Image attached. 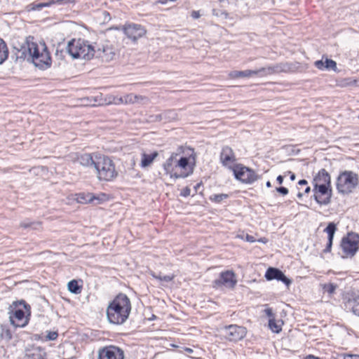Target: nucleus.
I'll use <instances>...</instances> for the list:
<instances>
[{
    "label": "nucleus",
    "mask_w": 359,
    "mask_h": 359,
    "mask_svg": "<svg viewBox=\"0 0 359 359\" xmlns=\"http://www.w3.org/2000/svg\"><path fill=\"white\" fill-rule=\"evenodd\" d=\"M131 311L129 298L124 294H118L107 309V316L111 323L120 325L128 318Z\"/></svg>",
    "instance_id": "f257e3e1"
},
{
    "label": "nucleus",
    "mask_w": 359,
    "mask_h": 359,
    "mask_svg": "<svg viewBox=\"0 0 359 359\" xmlns=\"http://www.w3.org/2000/svg\"><path fill=\"white\" fill-rule=\"evenodd\" d=\"M27 49L32 62L40 69H46L51 65V57L43 41L28 43Z\"/></svg>",
    "instance_id": "f03ea898"
},
{
    "label": "nucleus",
    "mask_w": 359,
    "mask_h": 359,
    "mask_svg": "<svg viewBox=\"0 0 359 359\" xmlns=\"http://www.w3.org/2000/svg\"><path fill=\"white\" fill-rule=\"evenodd\" d=\"M94 168L99 180L111 181L117 177L118 172L111 158L102 154H96Z\"/></svg>",
    "instance_id": "7ed1b4c3"
},
{
    "label": "nucleus",
    "mask_w": 359,
    "mask_h": 359,
    "mask_svg": "<svg viewBox=\"0 0 359 359\" xmlns=\"http://www.w3.org/2000/svg\"><path fill=\"white\" fill-rule=\"evenodd\" d=\"M67 52L74 59L90 60L95 53L94 46L83 39H72L69 41Z\"/></svg>",
    "instance_id": "20e7f679"
},
{
    "label": "nucleus",
    "mask_w": 359,
    "mask_h": 359,
    "mask_svg": "<svg viewBox=\"0 0 359 359\" xmlns=\"http://www.w3.org/2000/svg\"><path fill=\"white\" fill-rule=\"evenodd\" d=\"M14 308L9 312V319L15 327H24L29 323L30 306L24 300L13 302Z\"/></svg>",
    "instance_id": "39448f33"
},
{
    "label": "nucleus",
    "mask_w": 359,
    "mask_h": 359,
    "mask_svg": "<svg viewBox=\"0 0 359 359\" xmlns=\"http://www.w3.org/2000/svg\"><path fill=\"white\" fill-rule=\"evenodd\" d=\"M196 154L191 147H181V177L193 173L196 166Z\"/></svg>",
    "instance_id": "423d86ee"
},
{
    "label": "nucleus",
    "mask_w": 359,
    "mask_h": 359,
    "mask_svg": "<svg viewBox=\"0 0 359 359\" xmlns=\"http://www.w3.org/2000/svg\"><path fill=\"white\" fill-rule=\"evenodd\" d=\"M358 184V175L352 171L341 172L337 182V188L341 194H349Z\"/></svg>",
    "instance_id": "0eeeda50"
},
{
    "label": "nucleus",
    "mask_w": 359,
    "mask_h": 359,
    "mask_svg": "<svg viewBox=\"0 0 359 359\" xmlns=\"http://www.w3.org/2000/svg\"><path fill=\"white\" fill-rule=\"evenodd\" d=\"M280 71V67L276 66H269L267 67H262L256 70H245V71H232L229 74L231 79H238L241 77H252L258 74L268 75Z\"/></svg>",
    "instance_id": "6e6552de"
},
{
    "label": "nucleus",
    "mask_w": 359,
    "mask_h": 359,
    "mask_svg": "<svg viewBox=\"0 0 359 359\" xmlns=\"http://www.w3.org/2000/svg\"><path fill=\"white\" fill-rule=\"evenodd\" d=\"M359 236L355 233H348L341 242V248L346 257H353L359 248Z\"/></svg>",
    "instance_id": "1a4fd4ad"
},
{
    "label": "nucleus",
    "mask_w": 359,
    "mask_h": 359,
    "mask_svg": "<svg viewBox=\"0 0 359 359\" xmlns=\"http://www.w3.org/2000/svg\"><path fill=\"white\" fill-rule=\"evenodd\" d=\"M232 170L235 177L242 182L250 184L257 179L254 171L241 164L236 165L233 167Z\"/></svg>",
    "instance_id": "9d476101"
},
{
    "label": "nucleus",
    "mask_w": 359,
    "mask_h": 359,
    "mask_svg": "<svg viewBox=\"0 0 359 359\" xmlns=\"http://www.w3.org/2000/svg\"><path fill=\"white\" fill-rule=\"evenodd\" d=\"M331 186L314 185V198L320 205H327L330 203L332 196Z\"/></svg>",
    "instance_id": "9b49d317"
},
{
    "label": "nucleus",
    "mask_w": 359,
    "mask_h": 359,
    "mask_svg": "<svg viewBox=\"0 0 359 359\" xmlns=\"http://www.w3.org/2000/svg\"><path fill=\"white\" fill-rule=\"evenodd\" d=\"M124 351L115 346H105L98 351L97 359H124Z\"/></svg>",
    "instance_id": "f8f14e48"
},
{
    "label": "nucleus",
    "mask_w": 359,
    "mask_h": 359,
    "mask_svg": "<svg viewBox=\"0 0 359 359\" xmlns=\"http://www.w3.org/2000/svg\"><path fill=\"white\" fill-rule=\"evenodd\" d=\"M177 154H172L164 165L166 175L173 181L177 180L180 176V159H177Z\"/></svg>",
    "instance_id": "ddd939ff"
},
{
    "label": "nucleus",
    "mask_w": 359,
    "mask_h": 359,
    "mask_svg": "<svg viewBox=\"0 0 359 359\" xmlns=\"http://www.w3.org/2000/svg\"><path fill=\"white\" fill-rule=\"evenodd\" d=\"M123 29L128 38L133 41H136L140 38L144 36L147 33L143 26L135 23L125 25Z\"/></svg>",
    "instance_id": "4468645a"
},
{
    "label": "nucleus",
    "mask_w": 359,
    "mask_h": 359,
    "mask_svg": "<svg viewBox=\"0 0 359 359\" xmlns=\"http://www.w3.org/2000/svg\"><path fill=\"white\" fill-rule=\"evenodd\" d=\"M224 332V336L227 339L238 341L245 337L247 330L244 327L231 325L225 327Z\"/></svg>",
    "instance_id": "2eb2a0df"
},
{
    "label": "nucleus",
    "mask_w": 359,
    "mask_h": 359,
    "mask_svg": "<svg viewBox=\"0 0 359 359\" xmlns=\"http://www.w3.org/2000/svg\"><path fill=\"white\" fill-rule=\"evenodd\" d=\"M265 277L269 280L273 279L280 280L287 286L291 284V280L287 278L280 270L276 268L271 267L268 269L266 272Z\"/></svg>",
    "instance_id": "dca6fc26"
},
{
    "label": "nucleus",
    "mask_w": 359,
    "mask_h": 359,
    "mask_svg": "<svg viewBox=\"0 0 359 359\" xmlns=\"http://www.w3.org/2000/svg\"><path fill=\"white\" fill-rule=\"evenodd\" d=\"M220 160L223 165L231 168L236 161V157L232 149L229 147H223L220 154Z\"/></svg>",
    "instance_id": "f3484780"
},
{
    "label": "nucleus",
    "mask_w": 359,
    "mask_h": 359,
    "mask_svg": "<svg viewBox=\"0 0 359 359\" xmlns=\"http://www.w3.org/2000/svg\"><path fill=\"white\" fill-rule=\"evenodd\" d=\"M217 285L223 284L230 287H233L236 283L235 274L231 271L222 272L219 279L215 280Z\"/></svg>",
    "instance_id": "a211bd4d"
},
{
    "label": "nucleus",
    "mask_w": 359,
    "mask_h": 359,
    "mask_svg": "<svg viewBox=\"0 0 359 359\" xmlns=\"http://www.w3.org/2000/svg\"><path fill=\"white\" fill-rule=\"evenodd\" d=\"M315 185H329L331 186V179L330 174L325 170L321 169L318 175L315 177L314 180Z\"/></svg>",
    "instance_id": "6ab92c4d"
},
{
    "label": "nucleus",
    "mask_w": 359,
    "mask_h": 359,
    "mask_svg": "<svg viewBox=\"0 0 359 359\" xmlns=\"http://www.w3.org/2000/svg\"><path fill=\"white\" fill-rule=\"evenodd\" d=\"M95 155L90 154H82L78 155L77 161L83 166L85 167H93L95 164Z\"/></svg>",
    "instance_id": "aec40b11"
},
{
    "label": "nucleus",
    "mask_w": 359,
    "mask_h": 359,
    "mask_svg": "<svg viewBox=\"0 0 359 359\" xmlns=\"http://www.w3.org/2000/svg\"><path fill=\"white\" fill-rule=\"evenodd\" d=\"M315 66L320 70L332 69L334 71H336L337 69L336 62L328 58H325V61H323V60L316 61Z\"/></svg>",
    "instance_id": "412c9836"
},
{
    "label": "nucleus",
    "mask_w": 359,
    "mask_h": 359,
    "mask_svg": "<svg viewBox=\"0 0 359 359\" xmlns=\"http://www.w3.org/2000/svg\"><path fill=\"white\" fill-rule=\"evenodd\" d=\"M95 196L91 193H80L76 195V200L79 203H93Z\"/></svg>",
    "instance_id": "4be33fe9"
},
{
    "label": "nucleus",
    "mask_w": 359,
    "mask_h": 359,
    "mask_svg": "<svg viewBox=\"0 0 359 359\" xmlns=\"http://www.w3.org/2000/svg\"><path fill=\"white\" fill-rule=\"evenodd\" d=\"M44 355V352L39 348H36L28 351L26 354L25 359H45Z\"/></svg>",
    "instance_id": "5701e85b"
},
{
    "label": "nucleus",
    "mask_w": 359,
    "mask_h": 359,
    "mask_svg": "<svg viewBox=\"0 0 359 359\" xmlns=\"http://www.w3.org/2000/svg\"><path fill=\"white\" fill-rule=\"evenodd\" d=\"M114 53L109 48H103L102 50L98 49L97 51V57H101L106 61L113 59Z\"/></svg>",
    "instance_id": "b1692460"
},
{
    "label": "nucleus",
    "mask_w": 359,
    "mask_h": 359,
    "mask_svg": "<svg viewBox=\"0 0 359 359\" xmlns=\"http://www.w3.org/2000/svg\"><path fill=\"white\" fill-rule=\"evenodd\" d=\"M8 56V50L5 41L0 39V65L2 64Z\"/></svg>",
    "instance_id": "393cba45"
},
{
    "label": "nucleus",
    "mask_w": 359,
    "mask_h": 359,
    "mask_svg": "<svg viewBox=\"0 0 359 359\" xmlns=\"http://www.w3.org/2000/svg\"><path fill=\"white\" fill-rule=\"evenodd\" d=\"M157 155L158 154L156 152L151 154H143L142 156L141 166L143 168L149 166Z\"/></svg>",
    "instance_id": "a878e982"
},
{
    "label": "nucleus",
    "mask_w": 359,
    "mask_h": 359,
    "mask_svg": "<svg viewBox=\"0 0 359 359\" xmlns=\"http://www.w3.org/2000/svg\"><path fill=\"white\" fill-rule=\"evenodd\" d=\"M144 99L142 96L134 94H128L124 95V104L138 103Z\"/></svg>",
    "instance_id": "bb28decb"
},
{
    "label": "nucleus",
    "mask_w": 359,
    "mask_h": 359,
    "mask_svg": "<svg viewBox=\"0 0 359 359\" xmlns=\"http://www.w3.org/2000/svg\"><path fill=\"white\" fill-rule=\"evenodd\" d=\"M68 290L70 292L74 294H79L81 292V287L79 285L77 280H72L67 284Z\"/></svg>",
    "instance_id": "cd10ccee"
},
{
    "label": "nucleus",
    "mask_w": 359,
    "mask_h": 359,
    "mask_svg": "<svg viewBox=\"0 0 359 359\" xmlns=\"http://www.w3.org/2000/svg\"><path fill=\"white\" fill-rule=\"evenodd\" d=\"M181 355H184L191 358H196L197 355L196 354V351L189 347H185L181 346Z\"/></svg>",
    "instance_id": "c85d7f7f"
},
{
    "label": "nucleus",
    "mask_w": 359,
    "mask_h": 359,
    "mask_svg": "<svg viewBox=\"0 0 359 359\" xmlns=\"http://www.w3.org/2000/svg\"><path fill=\"white\" fill-rule=\"evenodd\" d=\"M336 230L337 227L334 223L330 222L328 224L327 226L325 229V231L327 232L328 235V240H333Z\"/></svg>",
    "instance_id": "c756f323"
},
{
    "label": "nucleus",
    "mask_w": 359,
    "mask_h": 359,
    "mask_svg": "<svg viewBox=\"0 0 359 359\" xmlns=\"http://www.w3.org/2000/svg\"><path fill=\"white\" fill-rule=\"evenodd\" d=\"M269 326L273 332L278 333L281 331V325L273 319L269 320Z\"/></svg>",
    "instance_id": "7c9ffc66"
},
{
    "label": "nucleus",
    "mask_w": 359,
    "mask_h": 359,
    "mask_svg": "<svg viewBox=\"0 0 359 359\" xmlns=\"http://www.w3.org/2000/svg\"><path fill=\"white\" fill-rule=\"evenodd\" d=\"M229 196L226 194H213L210 197V200L219 203L222 202L223 200L226 199Z\"/></svg>",
    "instance_id": "2f4dec72"
},
{
    "label": "nucleus",
    "mask_w": 359,
    "mask_h": 359,
    "mask_svg": "<svg viewBox=\"0 0 359 359\" xmlns=\"http://www.w3.org/2000/svg\"><path fill=\"white\" fill-rule=\"evenodd\" d=\"M348 306L351 308L352 312L359 316V302L355 300H350L348 302Z\"/></svg>",
    "instance_id": "473e14b6"
},
{
    "label": "nucleus",
    "mask_w": 359,
    "mask_h": 359,
    "mask_svg": "<svg viewBox=\"0 0 359 359\" xmlns=\"http://www.w3.org/2000/svg\"><path fill=\"white\" fill-rule=\"evenodd\" d=\"M41 225L40 222H22L20 224V226L22 228H29L32 227L34 229H36L38 226Z\"/></svg>",
    "instance_id": "72a5a7b5"
},
{
    "label": "nucleus",
    "mask_w": 359,
    "mask_h": 359,
    "mask_svg": "<svg viewBox=\"0 0 359 359\" xmlns=\"http://www.w3.org/2000/svg\"><path fill=\"white\" fill-rule=\"evenodd\" d=\"M336 288L337 285L332 283L325 284L323 286L324 291L330 294L334 293Z\"/></svg>",
    "instance_id": "f704fd0d"
},
{
    "label": "nucleus",
    "mask_w": 359,
    "mask_h": 359,
    "mask_svg": "<svg viewBox=\"0 0 359 359\" xmlns=\"http://www.w3.org/2000/svg\"><path fill=\"white\" fill-rule=\"evenodd\" d=\"M156 278L160 280H163V281H165V282H169L170 281L172 278H173V276H161V275H159V276H154Z\"/></svg>",
    "instance_id": "c9c22d12"
},
{
    "label": "nucleus",
    "mask_w": 359,
    "mask_h": 359,
    "mask_svg": "<svg viewBox=\"0 0 359 359\" xmlns=\"http://www.w3.org/2000/svg\"><path fill=\"white\" fill-rule=\"evenodd\" d=\"M106 194H101L99 196H95V201H97L96 204H100L102 201H104L106 199Z\"/></svg>",
    "instance_id": "e433bc0d"
},
{
    "label": "nucleus",
    "mask_w": 359,
    "mask_h": 359,
    "mask_svg": "<svg viewBox=\"0 0 359 359\" xmlns=\"http://www.w3.org/2000/svg\"><path fill=\"white\" fill-rule=\"evenodd\" d=\"M276 191L283 196H285L288 194V189L283 187L276 188Z\"/></svg>",
    "instance_id": "4c0bfd02"
},
{
    "label": "nucleus",
    "mask_w": 359,
    "mask_h": 359,
    "mask_svg": "<svg viewBox=\"0 0 359 359\" xmlns=\"http://www.w3.org/2000/svg\"><path fill=\"white\" fill-rule=\"evenodd\" d=\"M124 96L116 97L114 98L113 102L116 104H124Z\"/></svg>",
    "instance_id": "58836bf2"
},
{
    "label": "nucleus",
    "mask_w": 359,
    "mask_h": 359,
    "mask_svg": "<svg viewBox=\"0 0 359 359\" xmlns=\"http://www.w3.org/2000/svg\"><path fill=\"white\" fill-rule=\"evenodd\" d=\"M102 15L103 16V20L104 22H109L111 20L110 14L107 11H103L102 13Z\"/></svg>",
    "instance_id": "ea45409f"
},
{
    "label": "nucleus",
    "mask_w": 359,
    "mask_h": 359,
    "mask_svg": "<svg viewBox=\"0 0 359 359\" xmlns=\"http://www.w3.org/2000/svg\"><path fill=\"white\" fill-rule=\"evenodd\" d=\"M181 195H183L184 196H188L191 195V189L188 187H186L183 189V191L181 192Z\"/></svg>",
    "instance_id": "a19ab883"
},
{
    "label": "nucleus",
    "mask_w": 359,
    "mask_h": 359,
    "mask_svg": "<svg viewBox=\"0 0 359 359\" xmlns=\"http://www.w3.org/2000/svg\"><path fill=\"white\" fill-rule=\"evenodd\" d=\"M57 334L56 332H49V334H48V338L50 340H54L57 338Z\"/></svg>",
    "instance_id": "79ce46f5"
},
{
    "label": "nucleus",
    "mask_w": 359,
    "mask_h": 359,
    "mask_svg": "<svg viewBox=\"0 0 359 359\" xmlns=\"http://www.w3.org/2000/svg\"><path fill=\"white\" fill-rule=\"evenodd\" d=\"M191 17L194 18V19H198L200 18L201 16V14L199 13V11H194L191 12Z\"/></svg>",
    "instance_id": "37998d69"
},
{
    "label": "nucleus",
    "mask_w": 359,
    "mask_h": 359,
    "mask_svg": "<svg viewBox=\"0 0 359 359\" xmlns=\"http://www.w3.org/2000/svg\"><path fill=\"white\" fill-rule=\"evenodd\" d=\"M60 4H74V0H57Z\"/></svg>",
    "instance_id": "c03bdc74"
},
{
    "label": "nucleus",
    "mask_w": 359,
    "mask_h": 359,
    "mask_svg": "<svg viewBox=\"0 0 359 359\" xmlns=\"http://www.w3.org/2000/svg\"><path fill=\"white\" fill-rule=\"evenodd\" d=\"M246 241L250 242V243L255 242V239L254 236H250V235H247L246 236Z\"/></svg>",
    "instance_id": "a18cd8bd"
},
{
    "label": "nucleus",
    "mask_w": 359,
    "mask_h": 359,
    "mask_svg": "<svg viewBox=\"0 0 359 359\" xmlns=\"http://www.w3.org/2000/svg\"><path fill=\"white\" fill-rule=\"evenodd\" d=\"M332 244V240H328V243L327 245V247H326V249L325 250V251L329 252L331 249Z\"/></svg>",
    "instance_id": "49530a36"
},
{
    "label": "nucleus",
    "mask_w": 359,
    "mask_h": 359,
    "mask_svg": "<svg viewBox=\"0 0 359 359\" xmlns=\"http://www.w3.org/2000/svg\"><path fill=\"white\" fill-rule=\"evenodd\" d=\"M5 334H6V337H7V339L8 340L12 339V334H11V332L8 330H6L5 331Z\"/></svg>",
    "instance_id": "de8ad7c7"
},
{
    "label": "nucleus",
    "mask_w": 359,
    "mask_h": 359,
    "mask_svg": "<svg viewBox=\"0 0 359 359\" xmlns=\"http://www.w3.org/2000/svg\"><path fill=\"white\" fill-rule=\"evenodd\" d=\"M278 184H281L283 182V177L282 175H278L276 179Z\"/></svg>",
    "instance_id": "09e8293b"
},
{
    "label": "nucleus",
    "mask_w": 359,
    "mask_h": 359,
    "mask_svg": "<svg viewBox=\"0 0 359 359\" xmlns=\"http://www.w3.org/2000/svg\"><path fill=\"white\" fill-rule=\"evenodd\" d=\"M265 313H266V315L269 317H271L272 316V310L271 309H265Z\"/></svg>",
    "instance_id": "8fccbe9b"
},
{
    "label": "nucleus",
    "mask_w": 359,
    "mask_h": 359,
    "mask_svg": "<svg viewBox=\"0 0 359 359\" xmlns=\"http://www.w3.org/2000/svg\"><path fill=\"white\" fill-rule=\"evenodd\" d=\"M307 183L308 182H307V181L306 180H299L298 184L299 185H306V184H307Z\"/></svg>",
    "instance_id": "3c124183"
},
{
    "label": "nucleus",
    "mask_w": 359,
    "mask_h": 359,
    "mask_svg": "<svg viewBox=\"0 0 359 359\" xmlns=\"http://www.w3.org/2000/svg\"><path fill=\"white\" fill-rule=\"evenodd\" d=\"M304 359H319V358L316 357L313 355H309L306 356Z\"/></svg>",
    "instance_id": "603ef678"
},
{
    "label": "nucleus",
    "mask_w": 359,
    "mask_h": 359,
    "mask_svg": "<svg viewBox=\"0 0 359 359\" xmlns=\"http://www.w3.org/2000/svg\"><path fill=\"white\" fill-rule=\"evenodd\" d=\"M290 174V180L292 181H294L295 180V175L292 172H291L290 171L288 172Z\"/></svg>",
    "instance_id": "864d4df0"
},
{
    "label": "nucleus",
    "mask_w": 359,
    "mask_h": 359,
    "mask_svg": "<svg viewBox=\"0 0 359 359\" xmlns=\"http://www.w3.org/2000/svg\"><path fill=\"white\" fill-rule=\"evenodd\" d=\"M259 242L266 243L267 242V239L265 238H262L258 240Z\"/></svg>",
    "instance_id": "5fc2aeb1"
},
{
    "label": "nucleus",
    "mask_w": 359,
    "mask_h": 359,
    "mask_svg": "<svg viewBox=\"0 0 359 359\" xmlns=\"http://www.w3.org/2000/svg\"><path fill=\"white\" fill-rule=\"evenodd\" d=\"M168 0H158V2L161 4H165L167 3Z\"/></svg>",
    "instance_id": "6e6d98bb"
},
{
    "label": "nucleus",
    "mask_w": 359,
    "mask_h": 359,
    "mask_svg": "<svg viewBox=\"0 0 359 359\" xmlns=\"http://www.w3.org/2000/svg\"><path fill=\"white\" fill-rule=\"evenodd\" d=\"M310 191H311V189H310V187H306V189H305V191H304V192H305L306 194H308V193H309V192H310Z\"/></svg>",
    "instance_id": "4d7b16f0"
},
{
    "label": "nucleus",
    "mask_w": 359,
    "mask_h": 359,
    "mask_svg": "<svg viewBox=\"0 0 359 359\" xmlns=\"http://www.w3.org/2000/svg\"><path fill=\"white\" fill-rule=\"evenodd\" d=\"M266 186L267 187H269H269H271V182H270L269 181H268V182L266 183Z\"/></svg>",
    "instance_id": "13d9d810"
},
{
    "label": "nucleus",
    "mask_w": 359,
    "mask_h": 359,
    "mask_svg": "<svg viewBox=\"0 0 359 359\" xmlns=\"http://www.w3.org/2000/svg\"><path fill=\"white\" fill-rule=\"evenodd\" d=\"M200 187V184H197L196 186H194L195 192L197 191V188Z\"/></svg>",
    "instance_id": "bf43d9fd"
},
{
    "label": "nucleus",
    "mask_w": 359,
    "mask_h": 359,
    "mask_svg": "<svg viewBox=\"0 0 359 359\" xmlns=\"http://www.w3.org/2000/svg\"><path fill=\"white\" fill-rule=\"evenodd\" d=\"M297 196H298L299 198L302 197V193H299V194H297Z\"/></svg>",
    "instance_id": "052dcab7"
},
{
    "label": "nucleus",
    "mask_w": 359,
    "mask_h": 359,
    "mask_svg": "<svg viewBox=\"0 0 359 359\" xmlns=\"http://www.w3.org/2000/svg\"><path fill=\"white\" fill-rule=\"evenodd\" d=\"M222 14H224L225 15V18H226L228 15L227 13H226V12H223Z\"/></svg>",
    "instance_id": "680f3d73"
},
{
    "label": "nucleus",
    "mask_w": 359,
    "mask_h": 359,
    "mask_svg": "<svg viewBox=\"0 0 359 359\" xmlns=\"http://www.w3.org/2000/svg\"><path fill=\"white\" fill-rule=\"evenodd\" d=\"M219 2H222L224 1V0H218Z\"/></svg>",
    "instance_id": "e2e57ef3"
}]
</instances>
